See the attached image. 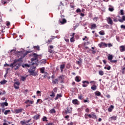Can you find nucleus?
I'll return each instance as SVG.
<instances>
[{
  "label": "nucleus",
  "mask_w": 125,
  "mask_h": 125,
  "mask_svg": "<svg viewBox=\"0 0 125 125\" xmlns=\"http://www.w3.org/2000/svg\"><path fill=\"white\" fill-rule=\"evenodd\" d=\"M42 101L41 99H39L37 100V102L36 103V104H38V103L41 104V103H42Z\"/></svg>",
  "instance_id": "nucleus-39"
},
{
  "label": "nucleus",
  "mask_w": 125,
  "mask_h": 125,
  "mask_svg": "<svg viewBox=\"0 0 125 125\" xmlns=\"http://www.w3.org/2000/svg\"><path fill=\"white\" fill-rule=\"evenodd\" d=\"M91 30H94L97 28V25L95 23H91V27H90Z\"/></svg>",
  "instance_id": "nucleus-10"
},
{
  "label": "nucleus",
  "mask_w": 125,
  "mask_h": 125,
  "mask_svg": "<svg viewBox=\"0 0 125 125\" xmlns=\"http://www.w3.org/2000/svg\"><path fill=\"white\" fill-rule=\"evenodd\" d=\"M52 83L54 84H56V83H58V79H55V80H53Z\"/></svg>",
  "instance_id": "nucleus-31"
},
{
  "label": "nucleus",
  "mask_w": 125,
  "mask_h": 125,
  "mask_svg": "<svg viewBox=\"0 0 125 125\" xmlns=\"http://www.w3.org/2000/svg\"><path fill=\"white\" fill-rule=\"evenodd\" d=\"M99 75H100V76H103V75H104V72L102 70H100L99 71Z\"/></svg>",
  "instance_id": "nucleus-34"
},
{
  "label": "nucleus",
  "mask_w": 125,
  "mask_h": 125,
  "mask_svg": "<svg viewBox=\"0 0 125 125\" xmlns=\"http://www.w3.org/2000/svg\"><path fill=\"white\" fill-rule=\"evenodd\" d=\"M52 39H51V40H48L47 42V43H48V44H49L50 43V42H52Z\"/></svg>",
  "instance_id": "nucleus-54"
},
{
  "label": "nucleus",
  "mask_w": 125,
  "mask_h": 125,
  "mask_svg": "<svg viewBox=\"0 0 125 125\" xmlns=\"http://www.w3.org/2000/svg\"><path fill=\"white\" fill-rule=\"evenodd\" d=\"M21 81H22V82H24V81H25L26 80V77H24V76H22L21 77Z\"/></svg>",
  "instance_id": "nucleus-48"
},
{
  "label": "nucleus",
  "mask_w": 125,
  "mask_h": 125,
  "mask_svg": "<svg viewBox=\"0 0 125 125\" xmlns=\"http://www.w3.org/2000/svg\"><path fill=\"white\" fill-rule=\"evenodd\" d=\"M43 102L48 103L49 102V100H48V99H47V98H46L43 100Z\"/></svg>",
  "instance_id": "nucleus-41"
},
{
  "label": "nucleus",
  "mask_w": 125,
  "mask_h": 125,
  "mask_svg": "<svg viewBox=\"0 0 125 125\" xmlns=\"http://www.w3.org/2000/svg\"><path fill=\"white\" fill-rule=\"evenodd\" d=\"M88 118L95 120V119H97V116H96V115L95 114H88Z\"/></svg>",
  "instance_id": "nucleus-6"
},
{
  "label": "nucleus",
  "mask_w": 125,
  "mask_h": 125,
  "mask_svg": "<svg viewBox=\"0 0 125 125\" xmlns=\"http://www.w3.org/2000/svg\"><path fill=\"white\" fill-rule=\"evenodd\" d=\"M90 83H93V84H94L91 87V89L92 90H96L97 86L95 85L96 82L95 81H91Z\"/></svg>",
  "instance_id": "nucleus-5"
},
{
  "label": "nucleus",
  "mask_w": 125,
  "mask_h": 125,
  "mask_svg": "<svg viewBox=\"0 0 125 125\" xmlns=\"http://www.w3.org/2000/svg\"><path fill=\"white\" fill-rule=\"evenodd\" d=\"M9 113H10V110H5L4 112V115H7Z\"/></svg>",
  "instance_id": "nucleus-38"
},
{
  "label": "nucleus",
  "mask_w": 125,
  "mask_h": 125,
  "mask_svg": "<svg viewBox=\"0 0 125 125\" xmlns=\"http://www.w3.org/2000/svg\"><path fill=\"white\" fill-rule=\"evenodd\" d=\"M83 84L82 85L83 87H86L87 85L89 84V82L87 81H83Z\"/></svg>",
  "instance_id": "nucleus-8"
},
{
  "label": "nucleus",
  "mask_w": 125,
  "mask_h": 125,
  "mask_svg": "<svg viewBox=\"0 0 125 125\" xmlns=\"http://www.w3.org/2000/svg\"><path fill=\"white\" fill-rule=\"evenodd\" d=\"M113 55H109V56L107 57L108 58V60H109V61H111V60H112L113 59Z\"/></svg>",
  "instance_id": "nucleus-23"
},
{
  "label": "nucleus",
  "mask_w": 125,
  "mask_h": 125,
  "mask_svg": "<svg viewBox=\"0 0 125 125\" xmlns=\"http://www.w3.org/2000/svg\"><path fill=\"white\" fill-rule=\"evenodd\" d=\"M11 0H2L1 2L2 4H6V3H8L7 1H10Z\"/></svg>",
  "instance_id": "nucleus-20"
},
{
  "label": "nucleus",
  "mask_w": 125,
  "mask_h": 125,
  "mask_svg": "<svg viewBox=\"0 0 125 125\" xmlns=\"http://www.w3.org/2000/svg\"><path fill=\"white\" fill-rule=\"evenodd\" d=\"M21 124L22 125H26V122L21 121Z\"/></svg>",
  "instance_id": "nucleus-46"
},
{
  "label": "nucleus",
  "mask_w": 125,
  "mask_h": 125,
  "mask_svg": "<svg viewBox=\"0 0 125 125\" xmlns=\"http://www.w3.org/2000/svg\"><path fill=\"white\" fill-rule=\"evenodd\" d=\"M72 103L73 104H74V105H79L80 104V102L77 99H74L72 100Z\"/></svg>",
  "instance_id": "nucleus-12"
},
{
  "label": "nucleus",
  "mask_w": 125,
  "mask_h": 125,
  "mask_svg": "<svg viewBox=\"0 0 125 125\" xmlns=\"http://www.w3.org/2000/svg\"><path fill=\"white\" fill-rule=\"evenodd\" d=\"M30 53L29 51H27L26 52L24 53L23 54V58L25 57V56H26V55H27L28 54Z\"/></svg>",
  "instance_id": "nucleus-44"
},
{
  "label": "nucleus",
  "mask_w": 125,
  "mask_h": 125,
  "mask_svg": "<svg viewBox=\"0 0 125 125\" xmlns=\"http://www.w3.org/2000/svg\"><path fill=\"white\" fill-rule=\"evenodd\" d=\"M59 80L62 83H64V77H63V75H61L59 77Z\"/></svg>",
  "instance_id": "nucleus-14"
},
{
  "label": "nucleus",
  "mask_w": 125,
  "mask_h": 125,
  "mask_svg": "<svg viewBox=\"0 0 125 125\" xmlns=\"http://www.w3.org/2000/svg\"><path fill=\"white\" fill-rule=\"evenodd\" d=\"M108 10H109V11H114V8H109Z\"/></svg>",
  "instance_id": "nucleus-56"
},
{
  "label": "nucleus",
  "mask_w": 125,
  "mask_h": 125,
  "mask_svg": "<svg viewBox=\"0 0 125 125\" xmlns=\"http://www.w3.org/2000/svg\"><path fill=\"white\" fill-rule=\"evenodd\" d=\"M98 19V17H95V18H94V19H93V20L94 21H96H96H97V20Z\"/></svg>",
  "instance_id": "nucleus-60"
},
{
  "label": "nucleus",
  "mask_w": 125,
  "mask_h": 125,
  "mask_svg": "<svg viewBox=\"0 0 125 125\" xmlns=\"http://www.w3.org/2000/svg\"><path fill=\"white\" fill-rule=\"evenodd\" d=\"M81 77L77 76L75 77V81L76 82H77V83L81 82Z\"/></svg>",
  "instance_id": "nucleus-16"
},
{
  "label": "nucleus",
  "mask_w": 125,
  "mask_h": 125,
  "mask_svg": "<svg viewBox=\"0 0 125 125\" xmlns=\"http://www.w3.org/2000/svg\"><path fill=\"white\" fill-rule=\"evenodd\" d=\"M89 109H88V108H86L85 112L86 113H89Z\"/></svg>",
  "instance_id": "nucleus-61"
},
{
  "label": "nucleus",
  "mask_w": 125,
  "mask_h": 125,
  "mask_svg": "<svg viewBox=\"0 0 125 125\" xmlns=\"http://www.w3.org/2000/svg\"><path fill=\"white\" fill-rule=\"evenodd\" d=\"M112 120L116 121L117 120V116H112L109 118V121H112Z\"/></svg>",
  "instance_id": "nucleus-22"
},
{
  "label": "nucleus",
  "mask_w": 125,
  "mask_h": 125,
  "mask_svg": "<svg viewBox=\"0 0 125 125\" xmlns=\"http://www.w3.org/2000/svg\"><path fill=\"white\" fill-rule=\"evenodd\" d=\"M68 125H74V123L73 122H70V123H68Z\"/></svg>",
  "instance_id": "nucleus-64"
},
{
  "label": "nucleus",
  "mask_w": 125,
  "mask_h": 125,
  "mask_svg": "<svg viewBox=\"0 0 125 125\" xmlns=\"http://www.w3.org/2000/svg\"><path fill=\"white\" fill-rule=\"evenodd\" d=\"M6 101H7V99L5 100V103H2L1 104V106H2L3 107H4V106H8V103H6Z\"/></svg>",
  "instance_id": "nucleus-17"
},
{
  "label": "nucleus",
  "mask_w": 125,
  "mask_h": 125,
  "mask_svg": "<svg viewBox=\"0 0 125 125\" xmlns=\"http://www.w3.org/2000/svg\"><path fill=\"white\" fill-rule=\"evenodd\" d=\"M120 13H121V15H124L125 14V13H124L123 10H121Z\"/></svg>",
  "instance_id": "nucleus-53"
},
{
  "label": "nucleus",
  "mask_w": 125,
  "mask_h": 125,
  "mask_svg": "<svg viewBox=\"0 0 125 125\" xmlns=\"http://www.w3.org/2000/svg\"><path fill=\"white\" fill-rule=\"evenodd\" d=\"M29 56H33V58L31 59L32 62L35 61V60H37L39 61V58H42V55H38L37 53H33L32 54L29 55Z\"/></svg>",
  "instance_id": "nucleus-2"
},
{
  "label": "nucleus",
  "mask_w": 125,
  "mask_h": 125,
  "mask_svg": "<svg viewBox=\"0 0 125 125\" xmlns=\"http://www.w3.org/2000/svg\"><path fill=\"white\" fill-rule=\"evenodd\" d=\"M42 121L43 122H47V117H45V116H44L43 118H42Z\"/></svg>",
  "instance_id": "nucleus-36"
},
{
  "label": "nucleus",
  "mask_w": 125,
  "mask_h": 125,
  "mask_svg": "<svg viewBox=\"0 0 125 125\" xmlns=\"http://www.w3.org/2000/svg\"><path fill=\"white\" fill-rule=\"evenodd\" d=\"M98 46L100 47H102L103 46H104V47H107V46H108V44L105 42H101V43H99L98 44Z\"/></svg>",
  "instance_id": "nucleus-7"
},
{
  "label": "nucleus",
  "mask_w": 125,
  "mask_h": 125,
  "mask_svg": "<svg viewBox=\"0 0 125 125\" xmlns=\"http://www.w3.org/2000/svg\"><path fill=\"white\" fill-rule=\"evenodd\" d=\"M10 67H11V68H14V67H16V68H15V70H18L20 67H21V63L17 62L14 63V62H13L12 63L10 64Z\"/></svg>",
  "instance_id": "nucleus-3"
},
{
  "label": "nucleus",
  "mask_w": 125,
  "mask_h": 125,
  "mask_svg": "<svg viewBox=\"0 0 125 125\" xmlns=\"http://www.w3.org/2000/svg\"><path fill=\"white\" fill-rule=\"evenodd\" d=\"M65 68V64H61L60 66V69L61 72H63V69Z\"/></svg>",
  "instance_id": "nucleus-26"
},
{
  "label": "nucleus",
  "mask_w": 125,
  "mask_h": 125,
  "mask_svg": "<svg viewBox=\"0 0 125 125\" xmlns=\"http://www.w3.org/2000/svg\"><path fill=\"white\" fill-rule=\"evenodd\" d=\"M34 49H36L37 50H38V51L39 50H40V47L39 46V45H37V46H34L33 47Z\"/></svg>",
  "instance_id": "nucleus-32"
},
{
  "label": "nucleus",
  "mask_w": 125,
  "mask_h": 125,
  "mask_svg": "<svg viewBox=\"0 0 125 125\" xmlns=\"http://www.w3.org/2000/svg\"><path fill=\"white\" fill-rule=\"evenodd\" d=\"M6 83H7V81L5 80H3L2 81L0 82V83H1V84H5Z\"/></svg>",
  "instance_id": "nucleus-28"
},
{
  "label": "nucleus",
  "mask_w": 125,
  "mask_h": 125,
  "mask_svg": "<svg viewBox=\"0 0 125 125\" xmlns=\"http://www.w3.org/2000/svg\"><path fill=\"white\" fill-rule=\"evenodd\" d=\"M22 61V58H19L18 59H16L14 61V64L15 63H18V62H21Z\"/></svg>",
  "instance_id": "nucleus-18"
},
{
  "label": "nucleus",
  "mask_w": 125,
  "mask_h": 125,
  "mask_svg": "<svg viewBox=\"0 0 125 125\" xmlns=\"http://www.w3.org/2000/svg\"><path fill=\"white\" fill-rule=\"evenodd\" d=\"M22 111H23V109L21 108L19 109H16L15 112L16 114H19V113L22 112Z\"/></svg>",
  "instance_id": "nucleus-19"
},
{
  "label": "nucleus",
  "mask_w": 125,
  "mask_h": 125,
  "mask_svg": "<svg viewBox=\"0 0 125 125\" xmlns=\"http://www.w3.org/2000/svg\"><path fill=\"white\" fill-rule=\"evenodd\" d=\"M40 71L42 73V74L44 73V67L40 68Z\"/></svg>",
  "instance_id": "nucleus-35"
},
{
  "label": "nucleus",
  "mask_w": 125,
  "mask_h": 125,
  "mask_svg": "<svg viewBox=\"0 0 125 125\" xmlns=\"http://www.w3.org/2000/svg\"><path fill=\"white\" fill-rule=\"evenodd\" d=\"M99 34L101 36H104V35H105V32H104V30H102L99 32Z\"/></svg>",
  "instance_id": "nucleus-30"
},
{
  "label": "nucleus",
  "mask_w": 125,
  "mask_h": 125,
  "mask_svg": "<svg viewBox=\"0 0 125 125\" xmlns=\"http://www.w3.org/2000/svg\"><path fill=\"white\" fill-rule=\"evenodd\" d=\"M78 98L80 100H83V99L84 98L83 97V94H81L78 95Z\"/></svg>",
  "instance_id": "nucleus-24"
},
{
  "label": "nucleus",
  "mask_w": 125,
  "mask_h": 125,
  "mask_svg": "<svg viewBox=\"0 0 125 125\" xmlns=\"http://www.w3.org/2000/svg\"><path fill=\"white\" fill-rule=\"evenodd\" d=\"M14 84L17 85H18V86H19V85H20V82H16L14 83Z\"/></svg>",
  "instance_id": "nucleus-43"
},
{
  "label": "nucleus",
  "mask_w": 125,
  "mask_h": 125,
  "mask_svg": "<svg viewBox=\"0 0 125 125\" xmlns=\"http://www.w3.org/2000/svg\"><path fill=\"white\" fill-rule=\"evenodd\" d=\"M76 12H77V13H81L82 12V10H81V9H80V8H78L76 10Z\"/></svg>",
  "instance_id": "nucleus-40"
},
{
  "label": "nucleus",
  "mask_w": 125,
  "mask_h": 125,
  "mask_svg": "<svg viewBox=\"0 0 125 125\" xmlns=\"http://www.w3.org/2000/svg\"><path fill=\"white\" fill-rule=\"evenodd\" d=\"M59 23H61L62 25H63V24L67 23V20L65 19H63L62 21L61 20H59Z\"/></svg>",
  "instance_id": "nucleus-13"
},
{
  "label": "nucleus",
  "mask_w": 125,
  "mask_h": 125,
  "mask_svg": "<svg viewBox=\"0 0 125 125\" xmlns=\"http://www.w3.org/2000/svg\"><path fill=\"white\" fill-rule=\"evenodd\" d=\"M70 42H75V40L74 39V37H72L70 39Z\"/></svg>",
  "instance_id": "nucleus-51"
},
{
  "label": "nucleus",
  "mask_w": 125,
  "mask_h": 125,
  "mask_svg": "<svg viewBox=\"0 0 125 125\" xmlns=\"http://www.w3.org/2000/svg\"><path fill=\"white\" fill-rule=\"evenodd\" d=\"M120 50L121 52H124V51H125V46L124 45H122L120 47Z\"/></svg>",
  "instance_id": "nucleus-15"
},
{
  "label": "nucleus",
  "mask_w": 125,
  "mask_h": 125,
  "mask_svg": "<svg viewBox=\"0 0 125 125\" xmlns=\"http://www.w3.org/2000/svg\"><path fill=\"white\" fill-rule=\"evenodd\" d=\"M41 63L42 64H45V63H46V60H42L41 62Z\"/></svg>",
  "instance_id": "nucleus-45"
},
{
  "label": "nucleus",
  "mask_w": 125,
  "mask_h": 125,
  "mask_svg": "<svg viewBox=\"0 0 125 125\" xmlns=\"http://www.w3.org/2000/svg\"><path fill=\"white\" fill-rule=\"evenodd\" d=\"M50 114H54V113H56V111H55V109L54 108H52L49 111Z\"/></svg>",
  "instance_id": "nucleus-27"
},
{
  "label": "nucleus",
  "mask_w": 125,
  "mask_h": 125,
  "mask_svg": "<svg viewBox=\"0 0 125 125\" xmlns=\"http://www.w3.org/2000/svg\"><path fill=\"white\" fill-rule=\"evenodd\" d=\"M14 86L16 89H19V86L14 84Z\"/></svg>",
  "instance_id": "nucleus-47"
},
{
  "label": "nucleus",
  "mask_w": 125,
  "mask_h": 125,
  "mask_svg": "<svg viewBox=\"0 0 125 125\" xmlns=\"http://www.w3.org/2000/svg\"><path fill=\"white\" fill-rule=\"evenodd\" d=\"M28 73H30L31 76H37L38 75V72L36 71V66H32L30 67V69L28 70Z\"/></svg>",
  "instance_id": "nucleus-1"
},
{
  "label": "nucleus",
  "mask_w": 125,
  "mask_h": 125,
  "mask_svg": "<svg viewBox=\"0 0 125 125\" xmlns=\"http://www.w3.org/2000/svg\"><path fill=\"white\" fill-rule=\"evenodd\" d=\"M84 118L85 119H88V116L87 114H85Z\"/></svg>",
  "instance_id": "nucleus-57"
},
{
  "label": "nucleus",
  "mask_w": 125,
  "mask_h": 125,
  "mask_svg": "<svg viewBox=\"0 0 125 125\" xmlns=\"http://www.w3.org/2000/svg\"><path fill=\"white\" fill-rule=\"evenodd\" d=\"M121 29H125V25H121Z\"/></svg>",
  "instance_id": "nucleus-59"
},
{
  "label": "nucleus",
  "mask_w": 125,
  "mask_h": 125,
  "mask_svg": "<svg viewBox=\"0 0 125 125\" xmlns=\"http://www.w3.org/2000/svg\"><path fill=\"white\" fill-rule=\"evenodd\" d=\"M53 90H54V92H57V87H55L53 89Z\"/></svg>",
  "instance_id": "nucleus-62"
},
{
  "label": "nucleus",
  "mask_w": 125,
  "mask_h": 125,
  "mask_svg": "<svg viewBox=\"0 0 125 125\" xmlns=\"http://www.w3.org/2000/svg\"><path fill=\"white\" fill-rule=\"evenodd\" d=\"M83 102L84 103H86V102H87V103H89V101H88L87 100H84Z\"/></svg>",
  "instance_id": "nucleus-58"
},
{
  "label": "nucleus",
  "mask_w": 125,
  "mask_h": 125,
  "mask_svg": "<svg viewBox=\"0 0 125 125\" xmlns=\"http://www.w3.org/2000/svg\"><path fill=\"white\" fill-rule=\"evenodd\" d=\"M60 97H62V95L57 94L55 98V100H57V99H58V98H60Z\"/></svg>",
  "instance_id": "nucleus-29"
},
{
  "label": "nucleus",
  "mask_w": 125,
  "mask_h": 125,
  "mask_svg": "<svg viewBox=\"0 0 125 125\" xmlns=\"http://www.w3.org/2000/svg\"><path fill=\"white\" fill-rule=\"evenodd\" d=\"M104 69L108 70V71L111 70V66H108L107 67H106V66L104 67Z\"/></svg>",
  "instance_id": "nucleus-42"
},
{
  "label": "nucleus",
  "mask_w": 125,
  "mask_h": 125,
  "mask_svg": "<svg viewBox=\"0 0 125 125\" xmlns=\"http://www.w3.org/2000/svg\"><path fill=\"white\" fill-rule=\"evenodd\" d=\"M113 109H114V106L111 105L110 107L108 108V112H111L113 110Z\"/></svg>",
  "instance_id": "nucleus-25"
},
{
  "label": "nucleus",
  "mask_w": 125,
  "mask_h": 125,
  "mask_svg": "<svg viewBox=\"0 0 125 125\" xmlns=\"http://www.w3.org/2000/svg\"><path fill=\"white\" fill-rule=\"evenodd\" d=\"M40 117H41V115L37 114L33 117V119H35V120H39V119H40Z\"/></svg>",
  "instance_id": "nucleus-21"
},
{
  "label": "nucleus",
  "mask_w": 125,
  "mask_h": 125,
  "mask_svg": "<svg viewBox=\"0 0 125 125\" xmlns=\"http://www.w3.org/2000/svg\"><path fill=\"white\" fill-rule=\"evenodd\" d=\"M111 63H117V62H118V61L117 60H111Z\"/></svg>",
  "instance_id": "nucleus-49"
},
{
  "label": "nucleus",
  "mask_w": 125,
  "mask_h": 125,
  "mask_svg": "<svg viewBox=\"0 0 125 125\" xmlns=\"http://www.w3.org/2000/svg\"><path fill=\"white\" fill-rule=\"evenodd\" d=\"M50 96H51V97H54V96H55V94L54 93V92H52V94H51L50 95Z\"/></svg>",
  "instance_id": "nucleus-50"
},
{
  "label": "nucleus",
  "mask_w": 125,
  "mask_h": 125,
  "mask_svg": "<svg viewBox=\"0 0 125 125\" xmlns=\"http://www.w3.org/2000/svg\"><path fill=\"white\" fill-rule=\"evenodd\" d=\"M77 64H78V65H80L81 63H82V61H77Z\"/></svg>",
  "instance_id": "nucleus-52"
},
{
  "label": "nucleus",
  "mask_w": 125,
  "mask_h": 125,
  "mask_svg": "<svg viewBox=\"0 0 125 125\" xmlns=\"http://www.w3.org/2000/svg\"><path fill=\"white\" fill-rule=\"evenodd\" d=\"M95 94L97 96H100L101 95V93L99 91H97L95 93Z\"/></svg>",
  "instance_id": "nucleus-33"
},
{
  "label": "nucleus",
  "mask_w": 125,
  "mask_h": 125,
  "mask_svg": "<svg viewBox=\"0 0 125 125\" xmlns=\"http://www.w3.org/2000/svg\"><path fill=\"white\" fill-rule=\"evenodd\" d=\"M106 21H107L108 24H109V25H113V20H112L111 18H110V17L107 18Z\"/></svg>",
  "instance_id": "nucleus-9"
},
{
  "label": "nucleus",
  "mask_w": 125,
  "mask_h": 125,
  "mask_svg": "<svg viewBox=\"0 0 125 125\" xmlns=\"http://www.w3.org/2000/svg\"><path fill=\"white\" fill-rule=\"evenodd\" d=\"M38 96H42V93L41 92V91H37L36 92Z\"/></svg>",
  "instance_id": "nucleus-37"
},
{
  "label": "nucleus",
  "mask_w": 125,
  "mask_h": 125,
  "mask_svg": "<svg viewBox=\"0 0 125 125\" xmlns=\"http://www.w3.org/2000/svg\"><path fill=\"white\" fill-rule=\"evenodd\" d=\"M118 21L119 22H121V23H123V22H124V21L123 19H119V20H118Z\"/></svg>",
  "instance_id": "nucleus-63"
},
{
  "label": "nucleus",
  "mask_w": 125,
  "mask_h": 125,
  "mask_svg": "<svg viewBox=\"0 0 125 125\" xmlns=\"http://www.w3.org/2000/svg\"><path fill=\"white\" fill-rule=\"evenodd\" d=\"M125 67H124L123 69H122V74L124 75L125 74Z\"/></svg>",
  "instance_id": "nucleus-55"
},
{
  "label": "nucleus",
  "mask_w": 125,
  "mask_h": 125,
  "mask_svg": "<svg viewBox=\"0 0 125 125\" xmlns=\"http://www.w3.org/2000/svg\"><path fill=\"white\" fill-rule=\"evenodd\" d=\"M52 49H53V46L52 45L49 46V47L48 48V52H49V53H53V50Z\"/></svg>",
  "instance_id": "nucleus-11"
},
{
  "label": "nucleus",
  "mask_w": 125,
  "mask_h": 125,
  "mask_svg": "<svg viewBox=\"0 0 125 125\" xmlns=\"http://www.w3.org/2000/svg\"><path fill=\"white\" fill-rule=\"evenodd\" d=\"M72 110L73 108L72 107H67L66 109L64 110V115H68V114H71L72 113Z\"/></svg>",
  "instance_id": "nucleus-4"
}]
</instances>
